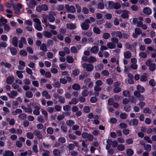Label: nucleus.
<instances>
[{
  "instance_id": "1",
  "label": "nucleus",
  "mask_w": 156,
  "mask_h": 156,
  "mask_svg": "<svg viewBox=\"0 0 156 156\" xmlns=\"http://www.w3.org/2000/svg\"><path fill=\"white\" fill-rule=\"evenodd\" d=\"M33 20L35 23L34 24L35 28L38 31H41L42 30V27L40 20L37 18H35L33 19Z\"/></svg>"
},
{
  "instance_id": "2",
  "label": "nucleus",
  "mask_w": 156,
  "mask_h": 156,
  "mask_svg": "<svg viewBox=\"0 0 156 156\" xmlns=\"http://www.w3.org/2000/svg\"><path fill=\"white\" fill-rule=\"evenodd\" d=\"M82 66L83 68L85 69L88 72L92 71L94 68V66L90 63H83L82 64Z\"/></svg>"
},
{
  "instance_id": "3",
  "label": "nucleus",
  "mask_w": 156,
  "mask_h": 156,
  "mask_svg": "<svg viewBox=\"0 0 156 156\" xmlns=\"http://www.w3.org/2000/svg\"><path fill=\"white\" fill-rule=\"evenodd\" d=\"M146 65L149 67V69L151 71H154L156 69V65L154 63H152L151 60H148L145 62Z\"/></svg>"
},
{
  "instance_id": "4",
  "label": "nucleus",
  "mask_w": 156,
  "mask_h": 156,
  "mask_svg": "<svg viewBox=\"0 0 156 156\" xmlns=\"http://www.w3.org/2000/svg\"><path fill=\"white\" fill-rule=\"evenodd\" d=\"M90 23V20L88 19H86L84 22L82 23L81 25V28L83 30H87L89 27V25L88 23Z\"/></svg>"
},
{
  "instance_id": "5",
  "label": "nucleus",
  "mask_w": 156,
  "mask_h": 156,
  "mask_svg": "<svg viewBox=\"0 0 156 156\" xmlns=\"http://www.w3.org/2000/svg\"><path fill=\"white\" fill-rule=\"evenodd\" d=\"M48 17L49 21L50 22H53L55 21V18L53 16L51 15L48 16L47 15H44L42 16L43 18L42 20V22L46 23V20L45 18H47Z\"/></svg>"
},
{
  "instance_id": "6",
  "label": "nucleus",
  "mask_w": 156,
  "mask_h": 156,
  "mask_svg": "<svg viewBox=\"0 0 156 156\" xmlns=\"http://www.w3.org/2000/svg\"><path fill=\"white\" fill-rule=\"evenodd\" d=\"M48 9V6L45 4H43L41 5H39L36 7V10L39 12H41L42 11H46Z\"/></svg>"
},
{
  "instance_id": "7",
  "label": "nucleus",
  "mask_w": 156,
  "mask_h": 156,
  "mask_svg": "<svg viewBox=\"0 0 156 156\" xmlns=\"http://www.w3.org/2000/svg\"><path fill=\"white\" fill-rule=\"evenodd\" d=\"M27 44V42L25 38L23 37H21L19 41V48H22L23 47V44Z\"/></svg>"
},
{
  "instance_id": "8",
  "label": "nucleus",
  "mask_w": 156,
  "mask_h": 156,
  "mask_svg": "<svg viewBox=\"0 0 156 156\" xmlns=\"http://www.w3.org/2000/svg\"><path fill=\"white\" fill-rule=\"evenodd\" d=\"M82 137L85 139L87 138L90 141H92L93 139V136L91 134H90L87 133H83L82 134Z\"/></svg>"
},
{
  "instance_id": "9",
  "label": "nucleus",
  "mask_w": 156,
  "mask_h": 156,
  "mask_svg": "<svg viewBox=\"0 0 156 156\" xmlns=\"http://www.w3.org/2000/svg\"><path fill=\"white\" fill-rule=\"evenodd\" d=\"M111 35L112 37H115L116 36L119 38H121L122 37V33L119 31L112 32L111 33Z\"/></svg>"
},
{
  "instance_id": "10",
  "label": "nucleus",
  "mask_w": 156,
  "mask_h": 156,
  "mask_svg": "<svg viewBox=\"0 0 156 156\" xmlns=\"http://www.w3.org/2000/svg\"><path fill=\"white\" fill-rule=\"evenodd\" d=\"M65 7L67 11L69 12L73 13L75 11V8L73 6H69L68 5H66Z\"/></svg>"
},
{
  "instance_id": "11",
  "label": "nucleus",
  "mask_w": 156,
  "mask_h": 156,
  "mask_svg": "<svg viewBox=\"0 0 156 156\" xmlns=\"http://www.w3.org/2000/svg\"><path fill=\"white\" fill-rule=\"evenodd\" d=\"M143 13L146 15H149L152 13V10L149 7H146L143 9Z\"/></svg>"
},
{
  "instance_id": "12",
  "label": "nucleus",
  "mask_w": 156,
  "mask_h": 156,
  "mask_svg": "<svg viewBox=\"0 0 156 156\" xmlns=\"http://www.w3.org/2000/svg\"><path fill=\"white\" fill-rule=\"evenodd\" d=\"M17 92L14 90H12L10 93L7 94V95L11 98H14L17 95Z\"/></svg>"
},
{
  "instance_id": "13",
  "label": "nucleus",
  "mask_w": 156,
  "mask_h": 156,
  "mask_svg": "<svg viewBox=\"0 0 156 156\" xmlns=\"http://www.w3.org/2000/svg\"><path fill=\"white\" fill-rule=\"evenodd\" d=\"M19 64V65L18 66V69L20 70L23 69L25 66V62L23 61L20 60Z\"/></svg>"
},
{
  "instance_id": "14",
  "label": "nucleus",
  "mask_w": 156,
  "mask_h": 156,
  "mask_svg": "<svg viewBox=\"0 0 156 156\" xmlns=\"http://www.w3.org/2000/svg\"><path fill=\"white\" fill-rule=\"evenodd\" d=\"M35 109L33 111V114L36 115H38L40 114V112L39 111L40 109V107L38 106H35L34 107Z\"/></svg>"
},
{
  "instance_id": "15",
  "label": "nucleus",
  "mask_w": 156,
  "mask_h": 156,
  "mask_svg": "<svg viewBox=\"0 0 156 156\" xmlns=\"http://www.w3.org/2000/svg\"><path fill=\"white\" fill-rule=\"evenodd\" d=\"M148 75L146 73H144L140 77V80L141 82H146L147 80Z\"/></svg>"
},
{
  "instance_id": "16",
  "label": "nucleus",
  "mask_w": 156,
  "mask_h": 156,
  "mask_svg": "<svg viewBox=\"0 0 156 156\" xmlns=\"http://www.w3.org/2000/svg\"><path fill=\"white\" fill-rule=\"evenodd\" d=\"M13 153L10 151H6L3 153V156H13Z\"/></svg>"
},
{
  "instance_id": "17",
  "label": "nucleus",
  "mask_w": 156,
  "mask_h": 156,
  "mask_svg": "<svg viewBox=\"0 0 156 156\" xmlns=\"http://www.w3.org/2000/svg\"><path fill=\"white\" fill-rule=\"evenodd\" d=\"M129 12L126 10H124L121 15V17L124 19H127L129 17Z\"/></svg>"
},
{
  "instance_id": "18",
  "label": "nucleus",
  "mask_w": 156,
  "mask_h": 156,
  "mask_svg": "<svg viewBox=\"0 0 156 156\" xmlns=\"http://www.w3.org/2000/svg\"><path fill=\"white\" fill-rule=\"evenodd\" d=\"M90 51L92 53L96 54L98 51L99 48L98 46H94L91 48Z\"/></svg>"
},
{
  "instance_id": "19",
  "label": "nucleus",
  "mask_w": 156,
  "mask_h": 156,
  "mask_svg": "<svg viewBox=\"0 0 156 156\" xmlns=\"http://www.w3.org/2000/svg\"><path fill=\"white\" fill-rule=\"evenodd\" d=\"M43 34L44 36L48 38H50L52 36V34L51 33L48 31H44Z\"/></svg>"
},
{
  "instance_id": "20",
  "label": "nucleus",
  "mask_w": 156,
  "mask_h": 156,
  "mask_svg": "<svg viewBox=\"0 0 156 156\" xmlns=\"http://www.w3.org/2000/svg\"><path fill=\"white\" fill-rule=\"evenodd\" d=\"M66 26L67 28L70 30L74 29L76 28L75 25L72 23H67Z\"/></svg>"
},
{
  "instance_id": "21",
  "label": "nucleus",
  "mask_w": 156,
  "mask_h": 156,
  "mask_svg": "<svg viewBox=\"0 0 156 156\" xmlns=\"http://www.w3.org/2000/svg\"><path fill=\"white\" fill-rule=\"evenodd\" d=\"M18 39L16 37H14L12 40V43L13 45L15 47H17L18 46Z\"/></svg>"
},
{
  "instance_id": "22",
  "label": "nucleus",
  "mask_w": 156,
  "mask_h": 156,
  "mask_svg": "<svg viewBox=\"0 0 156 156\" xmlns=\"http://www.w3.org/2000/svg\"><path fill=\"white\" fill-rule=\"evenodd\" d=\"M107 47L110 49H113L116 47L115 44L112 42H108L107 44Z\"/></svg>"
},
{
  "instance_id": "23",
  "label": "nucleus",
  "mask_w": 156,
  "mask_h": 156,
  "mask_svg": "<svg viewBox=\"0 0 156 156\" xmlns=\"http://www.w3.org/2000/svg\"><path fill=\"white\" fill-rule=\"evenodd\" d=\"M6 120L10 125L13 126L15 124V120L13 119H11L8 117L6 119Z\"/></svg>"
},
{
  "instance_id": "24",
  "label": "nucleus",
  "mask_w": 156,
  "mask_h": 156,
  "mask_svg": "<svg viewBox=\"0 0 156 156\" xmlns=\"http://www.w3.org/2000/svg\"><path fill=\"white\" fill-rule=\"evenodd\" d=\"M37 3L34 0H31L29 2L28 6L31 8H33V5H37Z\"/></svg>"
},
{
  "instance_id": "25",
  "label": "nucleus",
  "mask_w": 156,
  "mask_h": 156,
  "mask_svg": "<svg viewBox=\"0 0 156 156\" xmlns=\"http://www.w3.org/2000/svg\"><path fill=\"white\" fill-rule=\"evenodd\" d=\"M14 78L13 76H9L7 78L6 82L8 84H11L14 81Z\"/></svg>"
},
{
  "instance_id": "26",
  "label": "nucleus",
  "mask_w": 156,
  "mask_h": 156,
  "mask_svg": "<svg viewBox=\"0 0 156 156\" xmlns=\"http://www.w3.org/2000/svg\"><path fill=\"white\" fill-rule=\"evenodd\" d=\"M22 112V110L19 108L16 109L14 111L12 112V113L14 115H16L18 114L21 113Z\"/></svg>"
},
{
  "instance_id": "27",
  "label": "nucleus",
  "mask_w": 156,
  "mask_h": 156,
  "mask_svg": "<svg viewBox=\"0 0 156 156\" xmlns=\"http://www.w3.org/2000/svg\"><path fill=\"white\" fill-rule=\"evenodd\" d=\"M42 95L45 97L46 99H49L50 98L51 96L46 91H44L42 93Z\"/></svg>"
},
{
  "instance_id": "28",
  "label": "nucleus",
  "mask_w": 156,
  "mask_h": 156,
  "mask_svg": "<svg viewBox=\"0 0 156 156\" xmlns=\"http://www.w3.org/2000/svg\"><path fill=\"white\" fill-rule=\"evenodd\" d=\"M138 123V121L137 120L134 119L132 120L129 122L130 125L136 126Z\"/></svg>"
},
{
  "instance_id": "29",
  "label": "nucleus",
  "mask_w": 156,
  "mask_h": 156,
  "mask_svg": "<svg viewBox=\"0 0 156 156\" xmlns=\"http://www.w3.org/2000/svg\"><path fill=\"white\" fill-rule=\"evenodd\" d=\"M107 144L106 145V148L108 150L111 147V145L112 144V141L110 139H108L107 140Z\"/></svg>"
},
{
  "instance_id": "30",
  "label": "nucleus",
  "mask_w": 156,
  "mask_h": 156,
  "mask_svg": "<svg viewBox=\"0 0 156 156\" xmlns=\"http://www.w3.org/2000/svg\"><path fill=\"white\" fill-rule=\"evenodd\" d=\"M21 108L25 110V112H31L32 110L30 108H27L25 106L22 105Z\"/></svg>"
},
{
  "instance_id": "31",
  "label": "nucleus",
  "mask_w": 156,
  "mask_h": 156,
  "mask_svg": "<svg viewBox=\"0 0 156 156\" xmlns=\"http://www.w3.org/2000/svg\"><path fill=\"white\" fill-rule=\"evenodd\" d=\"M66 61L69 63H72L73 62L74 59L72 56L68 55L66 57Z\"/></svg>"
},
{
  "instance_id": "32",
  "label": "nucleus",
  "mask_w": 156,
  "mask_h": 156,
  "mask_svg": "<svg viewBox=\"0 0 156 156\" xmlns=\"http://www.w3.org/2000/svg\"><path fill=\"white\" fill-rule=\"evenodd\" d=\"M34 134L35 135L37 136L39 138H41L42 137V134L38 130H35L34 132Z\"/></svg>"
},
{
  "instance_id": "33",
  "label": "nucleus",
  "mask_w": 156,
  "mask_h": 156,
  "mask_svg": "<svg viewBox=\"0 0 156 156\" xmlns=\"http://www.w3.org/2000/svg\"><path fill=\"white\" fill-rule=\"evenodd\" d=\"M136 88L141 93L144 92L145 90L144 88L143 87L139 85L137 86Z\"/></svg>"
},
{
  "instance_id": "34",
  "label": "nucleus",
  "mask_w": 156,
  "mask_h": 156,
  "mask_svg": "<svg viewBox=\"0 0 156 156\" xmlns=\"http://www.w3.org/2000/svg\"><path fill=\"white\" fill-rule=\"evenodd\" d=\"M72 88L75 90H78L80 89V86L77 83H75L73 85Z\"/></svg>"
},
{
  "instance_id": "35",
  "label": "nucleus",
  "mask_w": 156,
  "mask_h": 156,
  "mask_svg": "<svg viewBox=\"0 0 156 156\" xmlns=\"http://www.w3.org/2000/svg\"><path fill=\"white\" fill-rule=\"evenodd\" d=\"M124 55L125 58H129L131 57V55L130 52L127 51L124 53Z\"/></svg>"
},
{
  "instance_id": "36",
  "label": "nucleus",
  "mask_w": 156,
  "mask_h": 156,
  "mask_svg": "<svg viewBox=\"0 0 156 156\" xmlns=\"http://www.w3.org/2000/svg\"><path fill=\"white\" fill-rule=\"evenodd\" d=\"M126 153L129 156H131L133 154V151L131 149H128L126 150Z\"/></svg>"
},
{
  "instance_id": "37",
  "label": "nucleus",
  "mask_w": 156,
  "mask_h": 156,
  "mask_svg": "<svg viewBox=\"0 0 156 156\" xmlns=\"http://www.w3.org/2000/svg\"><path fill=\"white\" fill-rule=\"evenodd\" d=\"M0 65L1 66L4 65L5 67L8 68H9L11 67V65L10 64L7 62L5 63L3 62H1Z\"/></svg>"
},
{
  "instance_id": "38",
  "label": "nucleus",
  "mask_w": 156,
  "mask_h": 156,
  "mask_svg": "<svg viewBox=\"0 0 156 156\" xmlns=\"http://www.w3.org/2000/svg\"><path fill=\"white\" fill-rule=\"evenodd\" d=\"M25 95L27 97L31 98L33 96V94L30 91H27L26 92Z\"/></svg>"
},
{
  "instance_id": "39",
  "label": "nucleus",
  "mask_w": 156,
  "mask_h": 156,
  "mask_svg": "<svg viewBox=\"0 0 156 156\" xmlns=\"http://www.w3.org/2000/svg\"><path fill=\"white\" fill-rule=\"evenodd\" d=\"M144 42L147 44H149L152 42V40L149 38H146L144 39Z\"/></svg>"
},
{
  "instance_id": "40",
  "label": "nucleus",
  "mask_w": 156,
  "mask_h": 156,
  "mask_svg": "<svg viewBox=\"0 0 156 156\" xmlns=\"http://www.w3.org/2000/svg\"><path fill=\"white\" fill-rule=\"evenodd\" d=\"M22 71H20L18 70L16 72L17 75L20 78H22L23 77V75L22 74Z\"/></svg>"
},
{
  "instance_id": "41",
  "label": "nucleus",
  "mask_w": 156,
  "mask_h": 156,
  "mask_svg": "<svg viewBox=\"0 0 156 156\" xmlns=\"http://www.w3.org/2000/svg\"><path fill=\"white\" fill-rule=\"evenodd\" d=\"M94 32L97 34H99L101 33L100 30L98 27H95L93 29Z\"/></svg>"
},
{
  "instance_id": "42",
  "label": "nucleus",
  "mask_w": 156,
  "mask_h": 156,
  "mask_svg": "<svg viewBox=\"0 0 156 156\" xmlns=\"http://www.w3.org/2000/svg\"><path fill=\"white\" fill-rule=\"evenodd\" d=\"M20 54L21 55L25 56L27 55V52L23 50H21L20 51Z\"/></svg>"
},
{
  "instance_id": "43",
  "label": "nucleus",
  "mask_w": 156,
  "mask_h": 156,
  "mask_svg": "<svg viewBox=\"0 0 156 156\" xmlns=\"http://www.w3.org/2000/svg\"><path fill=\"white\" fill-rule=\"evenodd\" d=\"M78 102V100L76 98H73L72 99L71 102H69V104L70 105H71V104H76Z\"/></svg>"
},
{
  "instance_id": "44",
  "label": "nucleus",
  "mask_w": 156,
  "mask_h": 156,
  "mask_svg": "<svg viewBox=\"0 0 156 156\" xmlns=\"http://www.w3.org/2000/svg\"><path fill=\"white\" fill-rule=\"evenodd\" d=\"M61 69L62 70H64L66 69L67 67L66 64V63H62L60 64L59 65Z\"/></svg>"
},
{
  "instance_id": "45",
  "label": "nucleus",
  "mask_w": 156,
  "mask_h": 156,
  "mask_svg": "<svg viewBox=\"0 0 156 156\" xmlns=\"http://www.w3.org/2000/svg\"><path fill=\"white\" fill-rule=\"evenodd\" d=\"M96 61V58L93 56L90 57L88 59V61L90 62L93 63L95 62Z\"/></svg>"
},
{
  "instance_id": "46",
  "label": "nucleus",
  "mask_w": 156,
  "mask_h": 156,
  "mask_svg": "<svg viewBox=\"0 0 156 156\" xmlns=\"http://www.w3.org/2000/svg\"><path fill=\"white\" fill-rule=\"evenodd\" d=\"M144 148L146 150L150 151L151 150V146L150 144H145L144 145Z\"/></svg>"
},
{
  "instance_id": "47",
  "label": "nucleus",
  "mask_w": 156,
  "mask_h": 156,
  "mask_svg": "<svg viewBox=\"0 0 156 156\" xmlns=\"http://www.w3.org/2000/svg\"><path fill=\"white\" fill-rule=\"evenodd\" d=\"M125 148V146L123 144H120L117 147V149L118 150L120 151H123Z\"/></svg>"
},
{
  "instance_id": "48",
  "label": "nucleus",
  "mask_w": 156,
  "mask_h": 156,
  "mask_svg": "<svg viewBox=\"0 0 156 156\" xmlns=\"http://www.w3.org/2000/svg\"><path fill=\"white\" fill-rule=\"evenodd\" d=\"M89 94V92L87 90H84L82 93V94L83 97L87 96Z\"/></svg>"
},
{
  "instance_id": "49",
  "label": "nucleus",
  "mask_w": 156,
  "mask_h": 156,
  "mask_svg": "<svg viewBox=\"0 0 156 156\" xmlns=\"http://www.w3.org/2000/svg\"><path fill=\"white\" fill-rule=\"evenodd\" d=\"M13 7L15 10V13L16 14H19L20 13V9L16 7V5H14Z\"/></svg>"
},
{
  "instance_id": "50",
  "label": "nucleus",
  "mask_w": 156,
  "mask_h": 156,
  "mask_svg": "<svg viewBox=\"0 0 156 156\" xmlns=\"http://www.w3.org/2000/svg\"><path fill=\"white\" fill-rule=\"evenodd\" d=\"M45 25L46 26L48 27L49 28L51 29L54 30L56 28L55 27V26L51 25L48 23H46Z\"/></svg>"
},
{
  "instance_id": "51",
  "label": "nucleus",
  "mask_w": 156,
  "mask_h": 156,
  "mask_svg": "<svg viewBox=\"0 0 156 156\" xmlns=\"http://www.w3.org/2000/svg\"><path fill=\"white\" fill-rule=\"evenodd\" d=\"M54 154L56 156H59L60 154V153L57 149L54 150L53 151Z\"/></svg>"
},
{
  "instance_id": "52",
  "label": "nucleus",
  "mask_w": 156,
  "mask_h": 156,
  "mask_svg": "<svg viewBox=\"0 0 156 156\" xmlns=\"http://www.w3.org/2000/svg\"><path fill=\"white\" fill-rule=\"evenodd\" d=\"M41 49L44 51H47V46L44 44H42L40 47Z\"/></svg>"
},
{
  "instance_id": "53",
  "label": "nucleus",
  "mask_w": 156,
  "mask_h": 156,
  "mask_svg": "<svg viewBox=\"0 0 156 156\" xmlns=\"http://www.w3.org/2000/svg\"><path fill=\"white\" fill-rule=\"evenodd\" d=\"M26 115L24 113H22L19 115V118L21 119H24L26 118Z\"/></svg>"
},
{
  "instance_id": "54",
  "label": "nucleus",
  "mask_w": 156,
  "mask_h": 156,
  "mask_svg": "<svg viewBox=\"0 0 156 156\" xmlns=\"http://www.w3.org/2000/svg\"><path fill=\"white\" fill-rule=\"evenodd\" d=\"M10 51L11 54L13 55H16L17 53V50L16 49L14 48H11Z\"/></svg>"
},
{
  "instance_id": "55",
  "label": "nucleus",
  "mask_w": 156,
  "mask_h": 156,
  "mask_svg": "<svg viewBox=\"0 0 156 156\" xmlns=\"http://www.w3.org/2000/svg\"><path fill=\"white\" fill-rule=\"evenodd\" d=\"M66 122L67 124L70 126H72L74 124V122L71 120L67 121Z\"/></svg>"
},
{
  "instance_id": "56",
  "label": "nucleus",
  "mask_w": 156,
  "mask_h": 156,
  "mask_svg": "<svg viewBox=\"0 0 156 156\" xmlns=\"http://www.w3.org/2000/svg\"><path fill=\"white\" fill-rule=\"evenodd\" d=\"M110 35L108 33H105L103 34V37L105 39H108L110 37Z\"/></svg>"
},
{
  "instance_id": "57",
  "label": "nucleus",
  "mask_w": 156,
  "mask_h": 156,
  "mask_svg": "<svg viewBox=\"0 0 156 156\" xmlns=\"http://www.w3.org/2000/svg\"><path fill=\"white\" fill-rule=\"evenodd\" d=\"M37 120L39 122H44L46 120V119H44L43 117L41 116H40L37 117Z\"/></svg>"
},
{
  "instance_id": "58",
  "label": "nucleus",
  "mask_w": 156,
  "mask_h": 156,
  "mask_svg": "<svg viewBox=\"0 0 156 156\" xmlns=\"http://www.w3.org/2000/svg\"><path fill=\"white\" fill-rule=\"evenodd\" d=\"M27 136L28 138L30 139H32L34 137L33 133L30 132H28L27 133Z\"/></svg>"
},
{
  "instance_id": "59",
  "label": "nucleus",
  "mask_w": 156,
  "mask_h": 156,
  "mask_svg": "<svg viewBox=\"0 0 156 156\" xmlns=\"http://www.w3.org/2000/svg\"><path fill=\"white\" fill-rule=\"evenodd\" d=\"M83 110L86 113H89L90 112V109L89 107L86 106L84 107Z\"/></svg>"
},
{
  "instance_id": "60",
  "label": "nucleus",
  "mask_w": 156,
  "mask_h": 156,
  "mask_svg": "<svg viewBox=\"0 0 156 156\" xmlns=\"http://www.w3.org/2000/svg\"><path fill=\"white\" fill-rule=\"evenodd\" d=\"M123 95L126 97H129L130 96L129 92L127 90H125L123 92Z\"/></svg>"
},
{
  "instance_id": "61",
  "label": "nucleus",
  "mask_w": 156,
  "mask_h": 156,
  "mask_svg": "<svg viewBox=\"0 0 156 156\" xmlns=\"http://www.w3.org/2000/svg\"><path fill=\"white\" fill-rule=\"evenodd\" d=\"M121 5L119 3H114L113 8L115 9H118L119 8L121 7Z\"/></svg>"
},
{
  "instance_id": "62",
  "label": "nucleus",
  "mask_w": 156,
  "mask_h": 156,
  "mask_svg": "<svg viewBox=\"0 0 156 156\" xmlns=\"http://www.w3.org/2000/svg\"><path fill=\"white\" fill-rule=\"evenodd\" d=\"M80 71L77 69H75L73 71V74L75 76L78 75Z\"/></svg>"
},
{
  "instance_id": "63",
  "label": "nucleus",
  "mask_w": 156,
  "mask_h": 156,
  "mask_svg": "<svg viewBox=\"0 0 156 156\" xmlns=\"http://www.w3.org/2000/svg\"><path fill=\"white\" fill-rule=\"evenodd\" d=\"M104 66L102 64H99L95 67V69L97 70H101L103 69Z\"/></svg>"
},
{
  "instance_id": "64",
  "label": "nucleus",
  "mask_w": 156,
  "mask_h": 156,
  "mask_svg": "<svg viewBox=\"0 0 156 156\" xmlns=\"http://www.w3.org/2000/svg\"><path fill=\"white\" fill-rule=\"evenodd\" d=\"M63 109L65 111H69L70 110V106L68 105L64 106L63 107Z\"/></svg>"
}]
</instances>
